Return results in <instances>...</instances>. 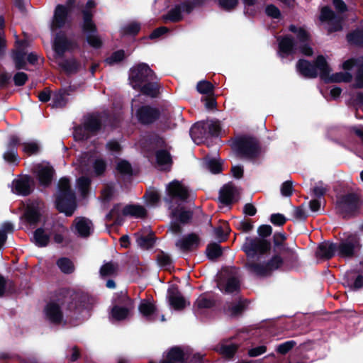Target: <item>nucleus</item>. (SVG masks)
Segmentation results:
<instances>
[{
	"mask_svg": "<svg viewBox=\"0 0 363 363\" xmlns=\"http://www.w3.org/2000/svg\"><path fill=\"white\" fill-rule=\"evenodd\" d=\"M96 303V299L89 294L83 293H74L70 297L66 298L63 301H52L47 304L44 309L46 319L54 323H60L62 321L64 313L66 310V315L72 319L78 320L85 316L88 310Z\"/></svg>",
	"mask_w": 363,
	"mask_h": 363,
	"instance_id": "nucleus-1",
	"label": "nucleus"
},
{
	"mask_svg": "<svg viewBox=\"0 0 363 363\" xmlns=\"http://www.w3.org/2000/svg\"><path fill=\"white\" fill-rule=\"evenodd\" d=\"M56 206L59 211L68 216H72L77 208L75 194L67 178L59 181Z\"/></svg>",
	"mask_w": 363,
	"mask_h": 363,
	"instance_id": "nucleus-2",
	"label": "nucleus"
},
{
	"mask_svg": "<svg viewBox=\"0 0 363 363\" xmlns=\"http://www.w3.org/2000/svg\"><path fill=\"white\" fill-rule=\"evenodd\" d=\"M77 168L82 174H89L92 172L95 175L101 174L106 169V163L101 159H93L87 153L84 154L77 160Z\"/></svg>",
	"mask_w": 363,
	"mask_h": 363,
	"instance_id": "nucleus-3",
	"label": "nucleus"
},
{
	"mask_svg": "<svg viewBox=\"0 0 363 363\" xmlns=\"http://www.w3.org/2000/svg\"><path fill=\"white\" fill-rule=\"evenodd\" d=\"M315 69L320 70V77L328 82H349L352 80V75L348 72H339L330 75V69L323 56L320 55L317 57L315 62Z\"/></svg>",
	"mask_w": 363,
	"mask_h": 363,
	"instance_id": "nucleus-4",
	"label": "nucleus"
},
{
	"mask_svg": "<svg viewBox=\"0 0 363 363\" xmlns=\"http://www.w3.org/2000/svg\"><path fill=\"white\" fill-rule=\"evenodd\" d=\"M101 123L97 116H91L86 118L83 126L77 127L74 131V137L77 140L89 138L100 128Z\"/></svg>",
	"mask_w": 363,
	"mask_h": 363,
	"instance_id": "nucleus-5",
	"label": "nucleus"
},
{
	"mask_svg": "<svg viewBox=\"0 0 363 363\" xmlns=\"http://www.w3.org/2000/svg\"><path fill=\"white\" fill-rule=\"evenodd\" d=\"M235 148L238 153L242 157L252 159L259 153L257 141L252 138H243L237 141Z\"/></svg>",
	"mask_w": 363,
	"mask_h": 363,
	"instance_id": "nucleus-6",
	"label": "nucleus"
},
{
	"mask_svg": "<svg viewBox=\"0 0 363 363\" xmlns=\"http://www.w3.org/2000/svg\"><path fill=\"white\" fill-rule=\"evenodd\" d=\"M75 0H67L66 6L57 5L55 8L53 19L50 26L52 31L63 27L68 19V13Z\"/></svg>",
	"mask_w": 363,
	"mask_h": 363,
	"instance_id": "nucleus-7",
	"label": "nucleus"
},
{
	"mask_svg": "<svg viewBox=\"0 0 363 363\" xmlns=\"http://www.w3.org/2000/svg\"><path fill=\"white\" fill-rule=\"evenodd\" d=\"M270 249V242L264 239L247 238L243 245V250L248 257H253L257 253L264 254Z\"/></svg>",
	"mask_w": 363,
	"mask_h": 363,
	"instance_id": "nucleus-8",
	"label": "nucleus"
},
{
	"mask_svg": "<svg viewBox=\"0 0 363 363\" xmlns=\"http://www.w3.org/2000/svg\"><path fill=\"white\" fill-rule=\"evenodd\" d=\"M160 111L150 106H144L138 110V121L144 125L156 121L160 117Z\"/></svg>",
	"mask_w": 363,
	"mask_h": 363,
	"instance_id": "nucleus-9",
	"label": "nucleus"
},
{
	"mask_svg": "<svg viewBox=\"0 0 363 363\" xmlns=\"http://www.w3.org/2000/svg\"><path fill=\"white\" fill-rule=\"evenodd\" d=\"M358 207V198L354 194L346 195L338 202L339 210L345 216L354 213Z\"/></svg>",
	"mask_w": 363,
	"mask_h": 363,
	"instance_id": "nucleus-10",
	"label": "nucleus"
},
{
	"mask_svg": "<svg viewBox=\"0 0 363 363\" xmlns=\"http://www.w3.org/2000/svg\"><path fill=\"white\" fill-rule=\"evenodd\" d=\"M358 246V240L355 237L351 236L337 245V254L342 257H352L354 254V249Z\"/></svg>",
	"mask_w": 363,
	"mask_h": 363,
	"instance_id": "nucleus-11",
	"label": "nucleus"
},
{
	"mask_svg": "<svg viewBox=\"0 0 363 363\" xmlns=\"http://www.w3.org/2000/svg\"><path fill=\"white\" fill-rule=\"evenodd\" d=\"M289 30L296 33L298 42L296 43L301 52L308 56L313 55V50L306 42L309 40L308 33L302 28H296L295 26H290Z\"/></svg>",
	"mask_w": 363,
	"mask_h": 363,
	"instance_id": "nucleus-12",
	"label": "nucleus"
},
{
	"mask_svg": "<svg viewBox=\"0 0 363 363\" xmlns=\"http://www.w3.org/2000/svg\"><path fill=\"white\" fill-rule=\"evenodd\" d=\"M160 87L159 78L138 83L140 93L150 98H155L159 95Z\"/></svg>",
	"mask_w": 363,
	"mask_h": 363,
	"instance_id": "nucleus-13",
	"label": "nucleus"
},
{
	"mask_svg": "<svg viewBox=\"0 0 363 363\" xmlns=\"http://www.w3.org/2000/svg\"><path fill=\"white\" fill-rule=\"evenodd\" d=\"M167 191L170 196L181 201H186L189 196L188 188L177 180L170 182L167 185Z\"/></svg>",
	"mask_w": 363,
	"mask_h": 363,
	"instance_id": "nucleus-14",
	"label": "nucleus"
},
{
	"mask_svg": "<svg viewBox=\"0 0 363 363\" xmlns=\"http://www.w3.org/2000/svg\"><path fill=\"white\" fill-rule=\"evenodd\" d=\"M167 298L169 305L175 310H182L189 303L182 295L177 288L172 286L168 289Z\"/></svg>",
	"mask_w": 363,
	"mask_h": 363,
	"instance_id": "nucleus-15",
	"label": "nucleus"
},
{
	"mask_svg": "<svg viewBox=\"0 0 363 363\" xmlns=\"http://www.w3.org/2000/svg\"><path fill=\"white\" fill-rule=\"evenodd\" d=\"M34 171L40 184L46 186L50 183L53 175V169L48 164H38L34 167Z\"/></svg>",
	"mask_w": 363,
	"mask_h": 363,
	"instance_id": "nucleus-16",
	"label": "nucleus"
},
{
	"mask_svg": "<svg viewBox=\"0 0 363 363\" xmlns=\"http://www.w3.org/2000/svg\"><path fill=\"white\" fill-rule=\"evenodd\" d=\"M200 243L199 236L195 233H190L184 238L179 239L175 245L183 251L191 250L196 248Z\"/></svg>",
	"mask_w": 363,
	"mask_h": 363,
	"instance_id": "nucleus-17",
	"label": "nucleus"
},
{
	"mask_svg": "<svg viewBox=\"0 0 363 363\" xmlns=\"http://www.w3.org/2000/svg\"><path fill=\"white\" fill-rule=\"evenodd\" d=\"M94 6V2L92 0H89L86 3V9L82 11L83 21L82 28L84 32L96 30V25L92 21V13L90 11V9Z\"/></svg>",
	"mask_w": 363,
	"mask_h": 363,
	"instance_id": "nucleus-18",
	"label": "nucleus"
},
{
	"mask_svg": "<svg viewBox=\"0 0 363 363\" xmlns=\"http://www.w3.org/2000/svg\"><path fill=\"white\" fill-rule=\"evenodd\" d=\"M43 206V203L38 201L28 203L25 216L29 223H35L39 220Z\"/></svg>",
	"mask_w": 363,
	"mask_h": 363,
	"instance_id": "nucleus-19",
	"label": "nucleus"
},
{
	"mask_svg": "<svg viewBox=\"0 0 363 363\" xmlns=\"http://www.w3.org/2000/svg\"><path fill=\"white\" fill-rule=\"evenodd\" d=\"M33 181L29 177H24L13 182V191L20 195L26 196L31 192Z\"/></svg>",
	"mask_w": 363,
	"mask_h": 363,
	"instance_id": "nucleus-20",
	"label": "nucleus"
},
{
	"mask_svg": "<svg viewBox=\"0 0 363 363\" xmlns=\"http://www.w3.org/2000/svg\"><path fill=\"white\" fill-rule=\"evenodd\" d=\"M239 192L232 184H228L220 190L219 200L221 203L229 204L236 200Z\"/></svg>",
	"mask_w": 363,
	"mask_h": 363,
	"instance_id": "nucleus-21",
	"label": "nucleus"
},
{
	"mask_svg": "<svg viewBox=\"0 0 363 363\" xmlns=\"http://www.w3.org/2000/svg\"><path fill=\"white\" fill-rule=\"evenodd\" d=\"M189 359V354L179 347H172L167 354L165 359L160 363H181Z\"/></svg>",
	"mask_w": 363,
	"mask_h": 363,
	"instance_id": "nucleus-22",
	"label": "nucleus"
},
{
	"mask_svg": "<svg viewBox=\"0 0 363 363\" xmlns=\"http://www.w3.org/2000/svg\"><path fill=\"white\" fill-rule=\"evenodd\" d=\"M74 225L77 233L82 237L89 236L93 230L91 221L84 217H79L74 220Z\"/></svg>",
	"mask_w": 363,
	"mask_h": 363,
	"instance_id": "nucleus-23",
	"label": "nucleus"
},
{
	"mask_svg": "<svg viewBox=\"0 0 363 363\" xmlns=\"http://www.w3.org/2000/svg\"><path fill=\"white\" fill-rule=\"evenodd\" d=\"M158 78L155 72L145 63L138 64V83Z\"/></svg>",
	"mask_w": 363,
	"mask_h": 363,
	"instance_id": "nucleus-24",
	"label": "nucleus"
},
{
	"mask_svg": "<svg viewBox=\"0 0 363 363\" xmlns=\"http://www.w3.org/2000/svg\"><path fill=\"white\" fill-rule=\"evenodd\" d=\"M337 251V245L333 242H324L319 245L316 251L318 257L324 259H330Z\"/></svg>",
	"mask_w": 363,
	"mask_h": 363,
	"instance_id": "nucleus-25",
	"label": "nucleus"
},
{
	"mask_svg": "<svg viewBox=\"0 0 363 363\" xmlns=\"http://www.w3.org/2000/svg\"><path fill=\"white\" fill-rule=\"evenodd\" d=\"M320 20L328 21V30L329 32L337 31L341 29V25L339 22L337 23L335 26H333V22L335 20V13L328 7H324L322 9Z\"/></svg>",
	"mask_w": 363,
	"mask_h": 363,
	"instance_id": "nucleus-26",
	"label": "nucleus"
},
{
	"mask_svg": "<svg viewBox=\"0 0 363 363\" xmlns=\"http://www.w3.org/2000/svg\"><path fill=\"white\" fill-rule=\"evenodd\" d=\"M296 67L298 71L306 77L315 78L318 75L315 66L307 60H300L297 63Z\"/></svg>",
	"mask_w": 363,
	"mask_h": 363,
	"instance_id": "nucleus-27",
	"label": "nucleus"
},
{
	"mask_svg": "<svg viewBox=\"0 0 363 363\" xmlns=\"http://www.w3.org/2000/svg\"><path fill=\"white\" fill-rule=\"evenodd\" d=\"M218 288L225 294H233L239 291L240 284L238 278L235 276L229 277L225 284L218 283Z\"/></svg>",
	"mask_w": 363,
	"mask_h": 363,
	"instance_id": "nucleus-28",
	"label": "nucleus"
},
{
	"mask_svg": "<svg viewBox=\"0 0 363 363\" xmlns=\"http://www.w3.org/2000/svg\"><path fill=\"white\" fill-rule=\"evenodd\" d=\"M19 143V138L16 136H11L10 138L8 150L4 155V158L9 162H13L16 160V151L15 147Z\"/></svg>",
	"mask_w": 363,
	"mask_h": 363,
	"instance_id": "nucleus-29",
	"label": "nucleus"
},
{
	"mask_svg": "<svg viewBox=\"0 0 363 363\" xmlns=\"http://www.w3.org/2000/svg\"><path fill=\"white\" fill-rule=\"evenodd\" d=\"M156 160L157 164L163 169H169L172 164V160L170 153L164 150L156 152Z\"/></svg>",
	"mask_w": 363,
	"mask_h": 363,
	"instance_id": "nucleus-30",
	"label": "nucleus"
},
{
	"mask_svg": "<svg viewBox=\"0 0 363 363\" xmlns=\"http://www.w3.org/2000/svg\"><path fill=\"white\" fill-rule=\"evenodd\" d=\"M182 9L189 13L191 11L192 6L187 4H184L181 6H176L168 13L166 18L172 22L180 21L182 19Z\"/></svg>",
	"mask_w": 363,
	"mask_h": 363,
	"instance_id": "nucleus-31",
	"label": "nucleus"
},
{
	"mask_svg": "<svg viewBox=\"0 0 363 363\" xmlns=\"http://www.w3.org/2000/svg\"><path fill=\"white\" fill-rule=\"evenodd\" d=\"M279 45L280 50L286 54L294 52L298 48L297 44H296L293 39L289 36H286L281 39Z\"/></svg>",
	"mask_w": 363,
	"mask_h": 363,
	"instance_id": "nucleus-32",
	"label": "nucleus"
},
{
	"mask_svg": "<svg viewBox=\"0 0 363 363\" xmlns=\"http://www.w3.org/2000/svg\"><path fill=\"white\" fill-rule=\"evenodd\" d=\"M71 47L70 43L64 35H57L54 43V49L59 55H62L67 50Z\"/></svg>",
	"mask_w": 363,
	"mask_h": 363,
	"instance_id": "nucleus-33",
	"label": "nucleus"
},
{
	"mask_svg": "<svg viewBox=\"0 0 363 363\" xmlns=\"http://www.w3.org/2000/svg\"><path fill=\"white\" fill-rule=\"evenodd\" d=\"M171 216L179 220L182 223H186L191 220L192 213L189 211H186L184 208H180L173 209L171 212Z\"/></svg>",
	"mask_w": 363,
	"mask_h": 363,
	"instance_id": "nucleus-34",
	"label": "nucleus"
},
{
	"mask_svg": "<svg viewBox=\"0 0 363 363\" xmlns=\"http://www.w3.org/2000/svg\"><path fill=\"white\" fill-rule=\"evenodd\" d=\"M130 315V308L124 306H116L111 310V317L116 320H122Z\"/></svg>",
	"mask_w": 363,
	"mask_h": 363,
	"instance_id": "nucleus-35",
	"label": "nucleus"
},
{
	"mask_svg": "<svg viewBox=\"0 0 363 363\" xmlns=\"http://www.w3.org/2000/svg\"><path fill=\"white\" fill-rule=\"evenodd\" d=\"M247 267L251 272L259 276L267 275L271 272L269 269L268 263L264 265L252 262L247 264Z\"/></svg>",
	"mask_w": 363,
	"mask_h": 363,
	"instance_id": "nucleus-36",
	"label": "nucleus"
},
{
	"mask_svg": "<svg viewBox=\"0 0 363 363\" xmlns=\"http://www.w3.org/2000/svg\"><path fill=\"white\" fill-rule=\"evenodd\" d=\"M35 244L39 247H45L49 241V235L41 228L37 229L34 233Z\"/></svg>",
	"mask_w": 363,
	"mask_h": 363,
	"instance_id": "nucleus-37",
	"label": "nucleus"
},
{
	"mask_svg": "<svg viewBox=\"0 0 363 363\" xmlns=\"http://www.w3.org/2000/svg\"><path fill=\"white\" fill-rule=\"evenodd\" d=\"M61 66L66 72L71 74L79 69L80 64L75 59H69L62 62Z\"/></svg>",
	"mask_w": 363,
	"mask_h": 363,
	"instance_id": "nucleus-38",
	"label": "nucleus"
},
{
	"mask_svg": "<svg viewBox=\"0 0 363 363\" xmlns=\"http://www.w3.org/2000/svg\"><path fill=\"white\" fill-rule=\"evenodd\" d=\"M86 34L87 43L94 48H99L102 45V40L100 37L96 34L95 31L84 32Z\"/></svg>",
	"mask_w": 363,
	"mask_h": 363,
	"instance_id": "nucleus-39",
	"label": "nucleus"
},
{
	"mask_svg": "<svg viewBox=\"0 0 363 363\" xmlns=\"http://www.w3.org/2000/svg\"><path fill=\"white\" fill-rule=\"evenodd\" d=\"M153 245L154 240L151 233H149L147 236H141L138 238V247L144 250L152 248Z\"/></svg>",
	"mask_w": 363,
	"mask_h": 363,
	"instance_id": "nucleus-40",
	"label": "nucleus"
},
{
	"mask_svg": "<svg viewBox=\"0 0 363 363\" xmlns=\"http://www.w3.org/2000/svg\"><path fill=\"white\" fill-rule=\"evenodd\" d=\"M118 272V266L113 262H108L104 264L100 269L101 277H108L116 274Z\"/></svg>",
	"mask_w": 363,
	"mask_h": 363,
	"instance_id": "nucleus-41",
	"label": "nucleus"
},
{
	"mask_svg": "<svg viewBox=\"0 0 363 363\" xmlns=\"http://www.w3.org/2000/svg\"><path fill=\"white\" fill-rule=\"evenodd\" d=\"M138 309L143 315L149 316L155 312V307L150 301L143 300Z\"/></svg>",
	"mask_w": 363,
	"mask_h": 363,
	"instance_id": "nucleus-42",
	"label": "nucleus"
},
{
	"mask_svg": "<svg viewBox=\"0 0 363 363\" xmlns=\"http://www.w3.org/2000/svg\"><path fill=\"white\" fill-rule=\"evenodd\" d=\"M57 266L60 270L65 274H70L74 272V267L71 260L67 258H61L57 262Z\"/></svg>",
	"mask_w": 363,
	"mask_h": 363,
	"instance_id": "nucleus-43",
	"label": "nucleus"
},
{
	"mask_svg": "<svg viewBox=\"0 0 363 363\" xmlns=\"http://www.w3.org/2000/svg\"><path fill=\"white\" fill-rule=\"evenodd\" d=\"M91 180L89 178L82 176L77 180V187L82 196H85L88 192Z\"/></svg>",
	"mask_w": 363,
	"mask_h": 363,
	"instance_id": "nucleus-44",
	"label": "nucleus"
},
{
	"mask_svg": "<svg viewBox=\"0 0 363 363\" xmlns=\"http://www.w3.org/2000/svg\"><path fill=\"white\" fill-rule=\"evenodd\" d=\"M274 244L276 247H282V250L287 252L291 254H294V251L292 249L289 247H284V242L286 240V236L284 234L281 233H277L273 236Z\"/></svg>",
	"mask_w": 363,
	"mask_h": 363,
	"instance_id": "nucleus-45",
	"label": "nucleus"
},
{
	"mask_svg": "<svg viewBox=\"0 0 363 363\" xmlns=\"http://www.w3.org/2000/svg\"><path fill=\"white\" fill-rule=\"evenodd\" d=\"M222 254V250L219 245L216 243L210 244L206 249V255L211 259H214L220 257Z\"/></svg>",
	"mask_w": 363,
	"mask_h": 363,
	"instance_id": "nucleus-46",
	"label": "nucleus"
},
{
	"mask_svg": "<svg viewBox=\"0 0 363 363\" xmlns=\"http://www.w3.org/2000/svg\"><path fill=\"white\" fill-rule=\"evenodd\" d=\"M237 346L234 344L221 345L218 349L219 352L225 357H231L236 352Z\"/></svg>",
	"mask_w": 363,
	"mask_h": 363,
	"instance_id": "nucleus-47",
	"label": "nucleus"
},
{
	"mask_svg": "<svg viewBox=\"0 0 363 363\" xmlns=\"http://www.w3.org/2000/svg\"><path fill=\"white\" fill-rule=\"evenodd\" d=\"M23 151L28 155L35 154L39 150V145L37 142L28 140L22 144Z\"/></svg>",
	"mask_w": 363,
	"mask_h": 363,
	"instance_id": "nucleus-48",
	"label": "nucleus"
},
{
	"mask_svg": "<svg viewBox=\"0 0 363 363\" xmlns=\"http://www.w3.org/2000/svg\"><path fill=\"white\" fill-rule=\"evenodd\" d=\"M144 199L148 204L153 205L160 200V195L157 190L150 189L144 196Z\"/></svg>",
	"mask_w": 363,
	"mask_h": 363,
	"instance_id": "nucleus-49",
	"label": "nucleus"
},
{
	"mask_svg": "<svg viewBox=\"0 0 363 363\" xmlns=\"http://www.w3.org/2000/svg\"><path fill=\"white\" fill-rule=\"evenodd\" d=\"M124 52L123 50H118L113 52L110 57H107L105 62L109 65H113L121 62L124 58Z\"/></svg>",
	"mask_w": 363,
	"mask_h": 363,
	"instance_id": "nucleus-50",
	"label": "nucleus"
},
{
	"mask_svg": "<svg viewBox=\"0 0 363 363\" xmlns=\"http://www.w3.org/2000/svg\"><path fill=\"white\" fill-rule=\"evenodd\" d=\"M67 103V99L64 93H57L52 98V108H62Z\"/></svg>",
	"mask_w": 363,
	"mask_h": 363,
	"instance_id": "nucleus-51",
	"label": "nucleus"
},
{
	"mask_svg": "<svg viewBox=\"0 0 363 363\" xmlns=\"http://www.w3.org/2000/svg\"><path fill=\"white\" fill-rule=\"evenodd\" d=\"M213 84L208 81H201L197 84V91L203 94H211L213 91Z\"/></svg>",
	"mask_w": 363,
	"mask_h": 363,
	"instance_id": "nucleus-52",
	"label": "nucleus"
},
{
	"mask_svg": "<svg viewBox=\"0 0 363 363\" xmlns=\"http://www.w3.org/2000/svg\"><path fill=\"white\" fill-rule=\"evenodd\" d=\"M229 232V228L226 223H223L220 226L215 229V234L220 240H225Z\"/></svg>",
	"mask_w": 363,
	"mask_h": 363,
	"instance_id": "nucleus-53",
	"label": "nucleus"
},
{
	"mask_svg": "<svg viewBox=\"0 0 363 363\" xmlns=\"http://www.w3.org/2000/svg\"><path fill=\"white\" fill-rule=\"evenodd\" d=\"M347 40L352 43L363 44V30H357L353 33L347 35Z\"/></svg>",
	"mask_w": 363,
	"mask_h": 363,
	"instance_id": "nucleus-54",
	"label": "nucleus"
},
{
	"mask_svg": "<svg viewBox=\"0 0 363 363\" xmlns=\"http://www.w3.org/2000/svg\"><path fill=\"white\" fill-rule=\"evenodd\" d=\"M213 301L204 296H199L195 303V306L199 309L208 308L213 306Z\"/></svg>",
	"mask_w": 363,
	"mask_h": 363,
	"instance_id": "nucleus-55",
	"label": "nucleus"
},
{
	"mask_svg": "<svg viewBox=\"0 0 363 363\" xmlns=\"http://www.w3.org/2000/svg\"><path fill=\"white\" fill-rule=\"evenodd\" d=\"M358 65L359 66V69L363 66V59L359 58L358 60L354 59H350L347 61H345L342 67L345 70H350L353 67Z\"/></svg>",
	"mask_w": 363,
	"mask_h": 363,
	"instance_id": "nucleus-56",
	"label": "nucleus"
},
{
	"mask_svg": "<svg viewBox=\"0 0 363 363\" xmlns=\"http://www.w3.org/2000/svg\"><path fill=\"white\" fill-rule=\"evenodd\" d=\"M238 4V0H218L219 6L227 11L235 9Z\"/></svg>",
	"mask_w": 363,
	"mask_h": 363,
	"instance_id": "nucleus-57",
	"label": "nucleus"
},
{
	"mask_svg": "<svg viewBox=\"0 0 363 363\" xmlns=\"http://www.w3.org/2000/svg\"><path fill=\"white\" fill-rule=\"evenodd\" d=\"M204 129V123H199L195 124L190 130L192 138L196 140V138H199L200 135H202Z\"/></svg>",
	"mask_w": 363,
	"mask_h": 363,
	"instance_id": "nucleus-58",
	"label": "nucleus"
},
{
	"mask_svg": "<svg viewBox=\"0 0 363 363\" xmlns=\"http://www.w3.org/2000/svg\"><path fill=\"white\" fill-rule=\"evenodd\" d=\"M245 307V305L242 302H239L238 303L232 304L229 306V313L230 315H237L242 313Z\"/></svg>",
	"mask_w": 363,
	"mask_h": 363,
	"instance_id": "nucleus-59",
	"label": "nucleus"
},
{
	"mask_svg": "<svg viewBox=\"0 0 363 363\" xmlns=\"http://www.w3.org/2000/svg\"><path fill=\"white\" fill-rule=\"evenodd\" d=\"M282 259L279 256H274L269 262V269L272 271L278 269L282 264Z\"/></svg>",
	"mask_w": 363,
	"mask_h": 363,
	"instance_id": "nucleus-60",
	"label": "nucleus"
},
{
	"mask_svg": "<svg viewBox=\"0 0 363 363\" xmlns=\"http://www.w3.org/2000/svg\"><path fill=\"white\" fill-rule=\"evenodd\" d=\"M293 186L291 181L284 182L281 187V194L284 196H289L292 194Z\"/></svg>",
	"mask_w": 363,
	"mask_h": 363,
	"instance_id": "nucleus-61",
	"label": "nucleus"
},
{
	"mask_svg": "<svg viewBox=\"0 0 363 363\" xmlns=\"http://www.w3.org/2000/svg\"><path fill=\"white\" fill-rule=\"evenodd\" d=\"M207 167L209 170L214 174L221 171V164L215 160H209L207 163Z\"/></svg>",
	"mask_w": 363,
	"mask_h": 363,
	"instance_id": "nucleus-62",
	"label": "nucleus"
},
{
	"mask_svg": "<svg viewBox=\"0 0 363 363\" xmlns=\"http://www.w3.org/2000/svg\"><path fill=\"white\" fill-rule=\"evenodd\" d=\"M294 345L295 342L294 341L286 342L279 345V347H277V352L282 354H286L291 349H292Z\"/></svg>",
	"mask_w": 363,
	"mask_h": 363,
	"instance_id": "nucleus-63",
	"label": "nucleus"
},
{
	"mask_svg": "<svg viewBox=\"0 0 363 363\" xmlns=\"http://www.w3.org/2000/svg\"><path fill=\"white\" fill-rule=\"evenodd\" d=\"M117 169L122 174H130L131 172L130 164L126 161H121L117 164Z\"/></svg>",
	"mask_w": 363,
	"mask_h": 363,
	"instance_id": "nucleus-64",
	"label": "nucleus"
}]
</instances>
